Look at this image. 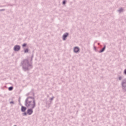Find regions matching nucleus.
Instances as JSON below:
<instances>
[{"instance_id":"8","label":"nucleus","mask_w":126,"mask_h":126,"mask_svg":"<svg viewBox=\"0 0 126 126\" xmlns=\"http://www.w3.org/2000/svg\"><path fill=\"white\" fill-rule=\"evenodd\" d=\"M80 50V49H79V47H75L74 48V53H78V52H79Z\"/></svg>"},{"instance_id":"11","label":"nucleus","mask_w":126,"mask_h":126,"mask_svg":"<svg viewBox=\"0 0 126 126\" xmlns=\"http://www.w3.org/2000/svg\"><path fill=\"white\" fill-rule=\"evenodd\" d=\"M118 11L121 13V12H123V11H124V9L121 7L119 10H118Z\"/></svg>"},{"instance_id":"19","label":"nucleus","mask_w":126,"mask_h":126,"mask_svg":"<svg viewBox=\"0 0 126 126\" xmlns=\"http://www.w3.org/2000/svg\"><path fill=\"white\" fill-rule=\"evenodd\" d=\"M124 74H126V69H125L124 70Z\"/></svg>"},{"instance_id":"22","label":"nucleus","mask_w":126,"mask_h":126,"mask_svg":"<svg viewBox=\"0 0 126 126\" xmlns=\"http://www.w3.org/2000/svg\"><path fill=\"white\" fill-rule=\"evenodd\" d=\"M94 49L95 51H96V47L94 46Z\"/></svg>"},{"instance_id":"21","label":"nucleus","mask_w":126,"mask_h":126,"mask_svg":"<svg viewBox=\"0 0 126 126\" xmlns=\"http://www.w3.org/2000/svg\"><path fill=\"white\" fill-rule=\"evenodd\" d=\"M33 54L32 55V57H31V59H33Z\"/></svg>"},{"instance_id":"20","label":"nucleus","mask_w":126,"mask_h":126,"mask_svg":"<svg viewBox=\"0 0 126 126\" xmlns=\"http://www.w3.org/2000/svg\"><path fill=\"white\" fill-rule=\"evenodd\" d=\"M10 104H14V101H10Z\"/></svg>"},{"instance_id":"7","label":"nucleus","mask_w":126,"mask_h":126,"mask_svg":"<svg viewBox=\"0 0 126 126\" xmlns=\"http://www.w3.org/2000/svg\"><path fill=\"white\" fill-rule=\"evenodd\" d=\"M26 110H27V107L23 106H21V112H22L23 113H24L26 111Z\"/></svg>"},{"instance_id":"25","label":"nucleus","mask_w":126,"mask_h":126,"mask_svg":"<svg viewBox=\"0 0 126 126\" xmlns=\"http://www.w3.org/2000/svg\"><path fill=\"white\" fill-rule=\"evenodd\" d=\"M2 6H5V5Z\"/></svg>"},{"instance_id":"2","label":"nucleus","mask_w":126,"mask_h":126,"mask_svg":"<svg viewBox=\"0 0 126 126\" xmlns=\"http://www.w3.org/2000/svg\"><path fill=\"white\" fill-rule=\"evenodd\" d=\"M32 61H33V59L31 58V63H29L28 60H25L21 62L22 66L24 71H26V70H29V66H32Z\"/></svg>"},{"instance_id":"1","label":"nucleus","mask_w":126,"mask_h":126,"mask_svg":"<svg viewBox=\"0 0 126 126\" xmlns=\"http://www.w3.org/2000/svg\"><path fill=\"white\" fill-rule=\"evenodd\" d=\"M25 105L27 108L34 109L36 107L35 98L32 96H28L25 101Z\"/></svg>"},{"instance_id":"6","label":"nucleus","mask_w":126,"mask_h":126,"mask_svg":"<svg viewBox=\"0 0 126 126\" xmlns=\"http://www.w3.org/2000/svg\"><path fill=\"white\" fill-rule=\"evenodd\" d=\"M68 32H66L64 34H63V41L66 40V37H67V36H68Z\"/></svg>"},{"instance_id":"10","label":"nucleus","mask_w":126,"mask_h":126,"mask_svg":"<svg viewBox=\"0 0 126 126\" xmlns=\"http://www.w3.org/2000/svg\"><path fill=\"white\" fill-rule=\"evenodd\" d=\"M9 91H12L13 90V87H9L8 88Z\"/></svg>"},{"instance_id":"14","label":"nucleus","mask_w":126,"mask_h":126,"mask_svg":"<svg viewBox=\"0 0 126 126\" xmlns=\"http://www.w3.org/2000/svg\"><path fill=\"white\" fill-rule=\"evenodd\" d=\"M28 52H29V50H28V49L25 50V53H28Z\"/></svg>"},{"instance_id":"4","label":"nucleus","mask_w":126,"mask_h":126,"mask_svg":"<svg viewBox=\"0 0 126 126\" xmlns=\"http://www.w3.org/2000/svg\"><path fill=\"white\" fill-rule=\"evenodd\" d=\"M13 50L15 52H18L20 50V46L18 45H15Z\"/></svg>"},{"instance_id":"16","label":"nucleus","mask_w":126,"mask_h":126,"mask_svg":"<svg viewBox=\"0 0 126 126\" xmlns=\"http://www.w3.org/2000/svg\"><path fill=\"white\" fill-rule=\"evenodd\" d=\"M122 79H123V77H122V76L119 77V80H122Z\"/></svg>"},{"instance_id":"26","label":"nucleus","mask_w":126,"mask_h":126,"mask_svg":"<svg viewBox=\"0 0 126 126\" xmlns=\"http://www.w3.org/2000/svg\"><path fill=\"white\" fill-rule=\"evenodd\" d=\"M17 126L16 125H15V126Z\"/></svg>"},{"instance_id":"13","label":"nucleus","mask_w":126,"mask_h":126,"mask_svg":"<svg viewBox=\"0 0 126 126\" xmlns=\"http://www.w3.org/2000/svg\"><path fill=\"white\" fill-rule=\"evenodd\" d=\"M26 46H27V43H24L22 45V47H26Z\"/></svg>"},{"instance_id":"12","label":"nucleus","mask_w":126,"mask_h":126,"mask_svg":"<svg viewBox=\"0 0 126 126\" xmlns=\"http://www.w3.org/2000/svg\"><path fill=\"white\" fill-rule=\"evenodd\" d=\"M66 3V0H63V4H65Z\"/></svg>"},{"instance_id":"24","label":"nucleus","mask_w":126,"mask_h":126,"mask_svg":"<svg viewBox=\"0 0 126 126\" xmlns=\"http://www.w3.org/2000/svg\"><path fill=\"white\" fill-rule=\"evenodd\" d=\"M98 45H100V43H98Z\"/></svg>"},{"instance_id":"18","label":"nucleus","mask_w":126,"mask_h":126,"mask_svg":"<svg viewBox=\"0 0 126 126\" xmlns=\"http://www.w3.org/2000/svg\"><path fill=\"white\" fill-rule=\"evenodd\" d=\"M54 98H55V97L52 96V97L51 98H50V100H51V101H52V100H54Z\"/></svg>"},{"instance_id":"15","label":"nucleus","mask_w":126,"mask_h":126,"mask_svg":"<svg viewBox=\"0 0 126 126\" xmlns=\"http://www.w3.org/2000/svg\"><path fill=\"white\" fill-rule=\"evenodd\" d=\"M23 115H24V116H27V112H24V113L23 114Z\"/></svg>"},{"instance_id":"5","label":"nucleus","mask_w":126,"mask_h":126,"mask_svg":"<svg viewBox=\"0 0 126 126\" xmlns=\"http://www.w3.org/2000/svg\"><path fill=\"white\" fill-rule=\"evenodd\" d=\"M33 109L34 108H31L27 110V114L29 115V116L31 115L32 114H33Z\"/></svg>"},{"instance_id":"3","label":"nucleus","mask_w":126,"mask_h":126,"mask_svg":"<svg viewBox=\"0 0 126 126\" xmlns=\"http://www.w3.org/2000/svg\"><path fill=\"white\" fill-rule=\"evenodd\" d=\"M122 87L124 92H126V78L122 81Z\"/></svg>"},{"instance_id":"9","label":"nucleus","mask_w":126,"mask_h":126,"mask_svg":"<svg viewBox=\"0 0 126 126\" xmlns=\"http://www.w3.org/2000/svg\"><path fill=\"white\" fill-rule=\"evenodd\" d=\"M106 50V45H103V47L98 51L99 53H103Z\"/></svg>"},{"instance_id":"23","label":"nucleus","mask_w":126,"mask_h":126,"mask_svg":"<svg viewBox=\"0 0 126 126\" xmlns=\"http://www.w3.org/2000/svg\"><path fill=\"white\" fill-rule=\"evenodd\" d=\"M0 7H1V5H0Z\"/></svg>"},{"instance_id":"17","label":"nucleus","mask_w":126,"mask_h":126,"mask_svg":"<svg viewBox=\"0 0 126 126\" xmlns=\"http://www.w3.org/2000/svg\"><path fill=\"white\" fill-rule=\"evenodd\" d=\"M5 11V9H0V11Z\"/></svg>"}]
</instances>
